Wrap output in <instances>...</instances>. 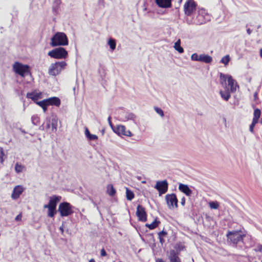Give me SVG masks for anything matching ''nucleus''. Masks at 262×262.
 <instances>
[{
	"label": "nucleus",
	"mask_w": 262,
	"mask_h": 262,
	"mask_svg": "<svg viewBox=\"0 0 262 262\" xmlns=\"http://www.w3.org/2000/svg\"><path fill=\"white\" fill-rule=\"evenodd\" d=\"M69 40L63 32H57L51 38L50 45L52 47L68 45Z\"/></svg>",
	"instance_id": "f257e3e1"
},
{
	"label": "nucleus",
	"mask_w": 262,
	"mask_h": 262,
	"mask_svg": "<svg viewBox=\"0 0 262 262\" xmlns=\"http://www.w3.org/2000/svg\"><path fill=\"white\" fill-rule=\"evenodd\" d=\"M66 66L67 63L63 61L52 63L49 67L48 73L51 76H56L64 69Z\"/></svg>",
	"instance_id": "f03ea898"
},
{
	"label": "nucleus",
	"mask_w": 262,
	"mask_h": 262,
	"mask_svg": "<svg viewBox=\"0 0 262 262\" xmlns=\"http://www.w3.org/2000/svg\"><path fill=\"white\" fill-rule=\"evenodd\" d=\"M48 55L55 59H66L68 56V53L64 48L60 47L49 51Z\"/></svg>",
	"instance_id": "7ed1b4c3"
},
{
	"label": "nucleus",
	"mask_w": 262,
	"mask_h": 262,
	"mask_svg": "<svg viewBox=\"0 0 262 262\" xmlns=\"http://www.w3.org/2000/svg\"><path fill=\"white\" fill-rule=\"evenodd\" d=\"M220 77L221 80V83L222 85L226 84V81H228V85L230 88V91L233 93L236 91V88L237 86L235 81L232 78L231 75H225L221 73Z\"/></svg>",
	"instance_id": "20e7f679"
},
{
	"label": "nucleus",
	"mask_w": 262,
	"mask_h": 262,
	"mask_svg": "<svg viewBox=\"0 0 262 262\" xmlns=\"http://www.w3.org/2000/svg\"><path fill=\"white\" fill-rule=\"evenodd\" d=\"M14 71L17 74L22 77H25L28 74L29 71V66L20 63L18 62H15L13 66Z\"/></svg>",
	"instance_id": "39448f33"
},
{
	"label": "nucleus",
	"mask_w": 262,
	"mask_h": 262,
	"mask_svg": "<svg viewBox=\"0 0 262 262\" xmlns=\"http://www.w3.org/2000/svg\"><path fill=\"white\" fill-rule=\"evenodd\" d=\"M228 239L233 244H236L242 241L245 235L242 234L241 231H228L226 235Z\"/></svg>",
	"instance_id": "423d86ee"
},
{
	"label": "nucleus",
	"mask_w": 262,
	"mask_h": 262,
	"mask_svg": "<svg viewBox=\"0 0 262 262\" xmlns=\"http://www.w3.org/2000/svg\"><path fill=\"white\" fill-rule=\"evenodd\" d=\"M210 16L203 8L199 9L196 16V24L201 25L206 23L210 20Z\"/></svg>",
	"instance_id": "0eeeda50"
},
{
	"label": "nucleus",
	"mask_w": 262,
	"mask_h": 262,
	"mask_svg": "<svg viewBox=\"0 0 262 262\" xmlns=\"http://www.w3.org/2000/svg\"><path fill=\"white\" fill-rule=\"evenodd\" d=\"M58 211L62 217L68 216L73 213L72 206L68 202L61 203L59 205Z\"/></svg>",
	"instance_id": "6e6552de"
},
{
	"label": "nucleus",
	"mask_w": 262,
	"mask_h": 262,
	"mask_svg": "<svg viewBox=\"0 0 262 262\" xmlns=\"http://www.w3.org/2000/svg\"><path fill=\"white\" fill-rule=\"evenodd\" d=\"M196 4L193 0H187L184 5V11L187 16H191L196 9Z\"/></svg>",
	"instance_id": "1a4fd4ad"
},
{
	"label": "nucleus",
	"mask_w": 262,
	"mask_h": 262,
	"mask_svg": "<svg viewBox=\"0 0 262 262\" xmlns=\"http://www.w3.org/2000/svg\"><path fill=\"white\" fill-rule=\"evenodd\" d=\"M168 207L170 209H173L178 207V199L174 193L167 194L165 196Z\"/></svg>",
	"instance_id": "9d476101"
},
{
	"label": "nucleus",
	"mask_w": 262,
	"mask_h": 262,
	"mask_svg": "<svg viewBox=\"0 0 262 262\" xmlns=\"http://www.w3.org/2000/svg\"><path fill=\"white\" fill-rule=\"evenodd\" d=\"M154 188L156 189L160 196L165 193L168 188V183L166 180L159 181L156 183Z\"/></svg>",
	"instance_id": "9b49d317"
},
{
	"label": "nucleus",
	"mask_w": 262,
	"mask_h": 262,
	"mask_svg": "<svg viewBox=\"0 0 262 262\" xmlns=\"http://www.w3.org/2000/svg\"><path fill=\"white\" fill-rule=\"evenodd\" d=\"M114 132L119 136H126L130 137L132 136V133L129 130H126V127L122 125H117L113 128Z\"/></svg>",
	"instance_id": "f8f14e48"
},
{
	"label": "nucleus",
	"mask_w": 262,
	"mask_h": 262,
	"mask_svg": "<svg viewBox=\"0 0 262 262\" xmlns=\"http://www.w3.org/2000/svg\"><path fill=\"white\" fill-rule=\"evenodd\" d=\"M25 189V188L22 185H17L15 186L11 195L12 199L13 200L18 199Z\"/></svg>",
	"instance_id": "ddd939ff"
},
{
	"label": "nucleus",
	"mask_w": 262,
	"mask_h": 262,
	"mask_svg": "<svg viewBox=\"0 0 262 262\" xmlns=\"http://www.w3.org/2000/svg\"><path fill=\"white\" fill-rule=\"evenodd\" d=\"M136 214L139 220L142 222H145L147 220V215L145 208L141 205H139L137 208Z\"/></svg>",
	"instance_id": "4468645a"
},
{
	"label": "nucleus",
	"mask_w": 262,
	"mask_h": 262,
	"mask_svg": "<svg viewBox=\"0 0 262 262\" xmlns=\"http://www.w3.org/2000/svg\"><path fill=\"white\" fill-rule=\"evenodd\" d=\"M60 196L53 195L50 198L49 202L48 204L44 205L43 208H56L57 203L60 201Z\"/></svg>",
	"instance_id": "2eb2a0df"
},
{
	"label": "nucleus",
	"mask_w": 262,
	"mask_h": 262,
	"mask_svg": "<svg viewBox=\"0 0 262 262\" xmlns=\"http://www.w3.org/2000/svg\"><path fill=\"white\" fill-rule=\"evenodd\" d=\"M121 115V120L122 121H127L128 120H132L134 122L135 124H137V122L136 121L137 116L134 113L129 112H122Z\"/></svg>",
	"instance_id": "dca6fc26"
},
{
	"label": "nucleus",
	"mask_w": 262,
	"mask_h": 262,
	"mask_svg": "<svg viewBox=\"0 0 262 262\" xmlns=\"http://www.w3.org/2000/svg\"><path fill=\"white\" fill-rule=\"evenodd\" d=\"M168 256L170 262H181L178 253L174 250H171L169 251Z\"/></svg>",
	"instance_id": "f3484780"
},
{
	"label": "nucleus",
	"mask_w": 262,
	"mask_h": 262,
	"mask_svg": "<svg viewBox=\"0 0 262 262\" xmlns=\"http://www.w3.org/2000/svg\"><path fill=\"white\" fill-rule=\"evenodd\" d=\"M156 4L161 8H169L171 6V0H155Z\"/></svg>",
	"instance_id": "a211bd4d"
},
{
	"label": "nucleus",
	"mask_w": 262,
	"mask_h": 262,
	"mask_svg": "<svg viewBox=\"0 0 262 262\" xmlns=\"http://www.w3.org/2000/svg\"><path fill=\"white\" fill-rule=\"evenodd\" d=\"M48 105H55L59 106L60 104V100L56 97H53L46 99Z\"/></svg>",
	"instance_id": "6ab92c4d"
},
{
	"label": "nucleus",
	"mask_w": 262,
	"mask_h": 262,
	"mask_svg": "<svg viewBox=\"0 0 262 262\" xmlns=\"http://www.w3.org/2000/svg\"><path fill=\"white\" fill-rule=\"evenodd\" d=\"M179 189L187 196H190L192 193V190L187 185L180 184L179 186Z\"/></svg>",
	"instance_id": "aec40b11"
},
{
	"label": "nucleus",
	"mask_w": 262,
	"mask_h": 262,
	"mask_svg": "<svg viewBox=\"0 0 262 262\" xmlns=\"http://www.w3.org/2000/svg\"><path fill=\"white\" fill-rule=\"evenodd\" d=\"M212 61V58L210 56L204 54L199 55V61L206 63H209Z\"/></svg>",
	"instance_id": "412c9836"
},
{
	"label": "nucleus",
	"mask_w": 262,
	"mask_h": 262,
	"mask_svg": "<svg viewBox=\"0 0 262 262\" xmlns=\"http://www.w3.org/2000/svg\"><path fill=\"white\" fill-rule=\"evenodd\" d=\"M40 93H36V92H32V93H28L27 94V97L28 98L32 99L33 101H34L35 103L37 101V100L40 98Z\"/></svg>",
	"instance_id": "4be33fe9"
},
{
	"label": "nucleus",
	"mask_w": 262,
	"mask_h": 262,
	"mask_svg": "<svg viewBox=\"0 0 262 262\" xmlns=\"http://www.w3.org/2000/svg\"><path fill=\"white\" fill-rule=\"evenodd\" d=\"M84 134L85 135V137L89 140L91 141H94L98 139L97 136L93 134H91L88 128V127H85V132Z\"/></svg>",
	"instance_id": "5701e85b"
},
{
	"label": "nucleus",
	"mask_w": 262,
	"mask_h": 262,
	"mask_svg": "<svg viewBox=\"0 0 262 262\" xmlns=\"http://www.w3.org/2000/svg\"><path fill=\"white\" fill-rule=\"evenodd\" d=\"M220 94L221 97L226 101H228L231 96L229 90H226L225 91H220Z\"/></svg>",
	"instance_id": "b1692460"
},
{
	"label": "nucleus",
	"mask_w": 262,
	"mask_h": 262,
	"mask_svg": "<svg viewBox=\"0 0 262 262\" xmlns=\"http://www.w3.org/2000/svg\"><path fill=\"white\" fill-rule=\"evenodd\" d=\"M174 49L180 53H182L184 52L183 48L181 46V41L180 39H178L175 43L174 45Z\"/></svg>",
	"instance_id": "393cba45"
},
{
	"label": "nucleus",
	"mask_w": 262,
	"mask_h": 262,
	"mask_svg": "<svg viewBox=\"0 0 262 262\" xmlns=\"http://www.w3.org/2000/svg\"><path fill=\"white\" fill-rule=\"evenodd\" d=\"M36 103L41 107L43 110V112H46L47 110V106H49L46 99H44L40 101H36Z\"/></svg>",
	"instance_id": "a878e982"
},
{
	"label": "nucleus",
	"mask_w": 262,
	"mask_h": 262,
	"mask_svg": "<svg viewBox=\"0 0 262 262\" xmlns=\"http://www.w3.org/2000/svg\"><path fill=\"white\" fill-rule=\"evenodd\" d=\"M107 192L110 196H113L116 194V191L113 186L109 184L107 186Z\"/></svg>",
	"instance_id": "bb28decb"
},
{
	"label": "nucleus",
	"mask_w": 262,
	"mask_h": 262,
	"mask_svg": "<svg viewBox=\"0 0 262 262\" xmlns=\"http://www.w3.org/2000/svg\"><path fill=\"white\" fill-rule=\"evenodd\" d=\"M51 123L52 126V130L55 132L57 130V119L56 117H53L51 120Z\"/></svg>",
	"instance_id": "cd10ccee"
},
{
	"label": "nucleus",
	"mask_w": 262,
	"mask_h": 262,
	"mask_svg": "<svg viewBox=\"0 0 262 262\" xmlns=\"http://www.w3.org/2000/svg\"><path fill=\"white\" fill-rule=\"evenodd\" d=\"M126 196L127 200L129 201L132 200L135 196L133 192L129 190L128 188H126Z\"/></svg>",
	"instance_id": "c85d7f7f"
},
{
	"label": "nucleus",
	"mask_w": 262,
	"mask_h": 262,
	"mask_svg": "<svg viewBox=\"0 0 262 262\" xmlns=\"http://www.w3.org/2000/svg\"><path fill=\"white\" fill-rule=\"evenodd\" d=\"M108 45L112 51L114 50L116 46V40L113 38H110L108 40Z\"/></svg>",
	"instance_id": "c756f323"
},
{
	"label": "nucleus",
	"mask_w": 262,
	"mask_h": 262,
	"mask_svg": "<svg viewBox=\"0 0 262 262\" xmlns=\"http://www.w3.org/2000/svg\"><path fill=\"white\" fill-rule=\"evenodd\" d=\"M159 223V221H157L156 220H155L152 223L150 224H147L146 225V226L149 229L151 230L156 228L158 226Z\"/></svg>",
	"instance_id": "7c9ffc66"
},
{
	"label": "nucleus",
	"mask_w": 262,
	"mask_h": 262,
	"mask_svg": "<svg viewBox=\"0 0 262 262\" xmlns=\"http://www.w3.org/2000/svg\"><path fill=\"white\" fill-rule=\"evenodd\" d=\"M230 60V57L229 55H226L224 56L221 60V62L223 63L225 66L228 65L229 62Z\"/></svg>",
	"instance_id": "2f4dec72"
},
{
	"label": "nucleus",
	"mask_w": 262,
	"mask_h": 262,
	"mask_svg": "<svg viewBox=\"0 0 262 262\" xmlns=\"http://www.w3.org/2000/svg\"><path fill=\"white\" fill-rule=\"evenodd\" d=\"M47 208L48 209V215L50 217H54L55 214L56 213V208L51 207Z\"/></svg>",
	"instance_id": "473e14b6"
},
{
	"label": "nucleus",
	"mask_w": 262,
	"mask_h": 262,
	"mask_svg": "<svg viewBox=\"0 0 262 262\" xmlns=\"http://www.w3.org/2000/svg\"><path fill=\"white\" fill-rule=\"evenodd\" d=\"M31 120L34 125H37L39 121V118L37 115H34L32 117Z\"/></svg>",
	"instance_id": "72a5a7b5"
},
{
	"label": "nucleus",
	"mask_w": 262,
	"mask_h": 262,
	"mask_svg": "<svg viewBox=\"0 0 262 262\" xmlns=\"http://www.w3.org/2000/svg\"><path fill=\"white\" fill-rule=\"evenodd\" d=\"M209 206L211 209H217L219 207V204L217 202H210Z\"/></svg>",
	"instance_id": "f704fd0d"
},
{
	"label": "nucleus",
	"mask_w": 262,
	"mask_h": 262,
	"mask_svg": "<svg viewBox=\"0 0 262 262\" xmlns=\"http://www.w3.org/2000/svg\"><path fill=\"white\" fill-rule=\"evenodd\" d=\"M154 110L161 117H163L164 116V112L161 108L158 107H155Z\"/></svg>",
	"instance_id": "c9c22d12"
},
{
	"label": "nucleus",
	"mask_w": 262,
	"mask_h": 262,
	"mask_svg": "<svg viewBox=\"0 0 262 262\" xmlns=\"http://www.w3.org/2000/svg\"><path fill=\"white\" fill-rule=\"evenodd\" d=\"M260 114H261V112H260V110H259L258 108L255 109L254 112V117L253 118L258 119L260 117Z\"/></svg>",
	"instance_id": "e433bc0d"
},
{
	"label": "nucleus",
	"mask_w": 262,
	"mask_h": 262,
	"mask_svg": "<svg viewBox=\"0 0 262 262\" xmlns=\"http://www.w3.org/2000/svg\"><path fill=\"white\" fill-rule=\"evenodd\" d=\"M15 170L17 173L21 172L23 170V166L21 165L16 163L15 166Z\"/></svg>",
	"instance_id": "4c0bfd02"
},
{
	"label": "nucleus",
	"mask_w": 262,
	"mask_h": 262,
	"mask_svg": "<svg viewBox=\"0 0 262 262\" xmlns=\"http://www.w3.org/2000/svg\"><path fill=\"white\" fill-rule=\"evenodd\" d=\"M191 59L192 61H199V55L197 53H193L191 56Z\"/></svg>",
	"instance_id": "58836bf2"
},
{
	"label": "nucleus",
	"mask_w": 262,
	"mask_h": 262,
	"mask_svg": "<svg viewBox=\"0 0 262 262\" xmlns=\"http://www.w3.org/2000/svg\"><path fill=\"white\" fill-rule=\"evenodd\" d=\"M4 156V151L2 148L0 151V163H3L4 162L3 156Z\"/></svg>",
	"instance_id": "ea45409f"
},
{
	"label": "nucleus",
	"mask_w": 262,
	"mask_h": 262,
	"mask_svg": "<svg viewBox=\"0 0 262 262\" xmlns=\"http://www.w3.org/2000/svg\"><path fill=\"white\" fill-rule=\"evenodd\" d=\"M254 250L256 252H261L262 251V245H258L256 246L255 248L254 249Z\"/></svg>",
	"instance_id": "a19ab883"
},
{
	"label": "nucleus",
	"mask_w": 262,
	"mask_h": 262,
	"mask_svg": "<svg viewBox=\"0 0 262 262\" xmlns=\"http://www.w3.org/2000/svg\"><path fill=\"white\" fill-rule=\"evenodd\" d=\"M166 234H167L166 232L164 231V230L159 232V233H158L159 236H162V237L166 235Z\"/></svg>",
	"instance_id": "79ce46f5"
},
{
	"label": "nucleus",
	"mask_w": 262,
	"mask_h": 262,
	"mask_svg": "<svg viewBox=\"0 0 262 262\" xmlns=\"http://www.w3.org/2000/svg\"><path fill=\"white\" fill-rule=\"evenodd\" d=\"M46 123H47V128H50L51 126V120L47 119Z\"/></svg>",
	"instance_id": "37998d69"
},
{
	"label": "nucleus",
	"mask_w": 262,
	"mask_h": 262,
	"mask_svg": "<svg viewBox=\"0 0 262 262\" xmlns=\"http://www.w3.org/2000/svg\"><path fill=\"white\" fill-rule=\"evenodd\" d=\"M107 121H108V124H109L110 126L113 129V128H114L113 127V124H112V123L111 122V116L108 117V118L107 119Z\"/></svg>",
	"instance_id": "c03bdc74"
},
{
	"label": "nucleus",
	"mask_w": 262,
	"mask_h": 262,
	"mask_svg": "<svg viewBox=\"0 0 262 262\" xmlns=\"http://www.w3.org/2000/svg\"><path fill=\"white\" fill-rule=\"evenodd\" d=\"M107 255L105 250L104 249H102L101 250V255L102 256H105Z\"/></svg>",
	"instance_id": "a18cd8bd"
},
{
	"label": "nucleus",
	"mask_w": 262,
	"mask_h": 262,
	"mask_svg": "<svg viewBox=\"0 0 262 262\" xmlns=\"http://www.w3.org/2000/svg\"><path fill=\"white\" fill-rule=\"evenodd\" d=\"M21 215L20 214H19L16 216L15 220L16 221H19L21 220Z\"/></svg>",
	"instance_id": "49530a36"
},
{
	"label": "nucleus",
	"mask_w": 262,
	"mask_h": 262,
	"mask_svg": "<svg viewBox=\"0 0 262 262\" xmlns=\"http://www.w3.org/2000/svg\"><path fill=\"white\" fill-rule=\"evenodd\" d=\"M258 119L253 118L251 124L255 125V124L258 122Z\"/></svg>",
	"instance_id": "de8ad7c7"
},
{
	"label": "nucleus",
	"mask_w": 262,
	"mask_h": 262,
	"mask_svg": "<svg viewBox=\"0 0 262 262\" xmlns=\"http://www.w3.org/2000/svg\"><path fill=\"white\" fill-rule=\"evenodd\" d=\"M181 204L182 205L184 206L185 204V199L184 197H183L181 199Z\"/></svg>",
	"instance_id": "09e8293b"
},
{
	"label": "nucleus",
	"mask_w": 262,
	"mask_h": 262,
	"mask_svg": "<svg viewBox=\"0 0 262 262\" xmlns=\"http://www.w3.org/2000/svg\"><path fill=\"white\" fill-rule=\"evenodd\" d=\"M255 125H253L252 124H251L250 125V128H249V129H250V131L251 132H253V128H254V127Z\"/></svg>",
	"instance_id": "8fccbe9b"
},
{
	"label": "nucleus",
	"mask_w": 262,
	"mask_h": 262,
	"mask_svg": "<svg viewBox=\"0 0 262 262\" xmlns=\"http://www.w3.org/2000/svg\"><path fill=\"white\" fill-rule=\"evenodd\" d=\"M159 238L160 242L161 244H163V243L164 242V240L163 239L162 237V236H159Z\"/></svg>",
	"instance_id": "3c124183"
},
{
	"label": "nucleus",
	"mask_w": 262,
	"mask_h": 262,
	"mask_svg": "<svg viewBox=\"0 0 262 262\" xmlns=\"http://www.w3.org/2000/svg\"><path fill=\"white\" fill-rule=\"evenodd\" d=\"M247 32L249 35H250L252 33V30L249 28L247 30Z\"/></svg>",
	"instance_id": "603ef678"
},
{
	"label": "nucleus",
	"mask_w": 262,
	"mask_h": 262,
	"mask_svg": "<svg viewBox=\"0 0 262 262\" xmlns=\"http://www.w3.org/2000/svg\"><path fill=\"white\" fill-rule=\"evenodd\" d=\"M59 230L61 231V233H62L63 232V225L60 227Z\"/></svg>",
	"instance_id": "864d4df0"
},
{
	"label": "nucleus",
	"mask_w": 262,
	"mask_h": 262,
	"mask_svg": "<svg viewBox=\"0 0 262 262\" xmlns=\"http://www.w3.org/2000/svg\"><path fill=\"white\" fill-rule=\"evenodd\" d=\"M157 262H165L162 258H159L157 259Z\"/></svg>",
	"instance_id": "5fc2aeb1"
},
{
	"label": "nucleus",
	"mask_w": 262,
	"mask_h": 262,
	"mask_svg": "<svg viewBox=\"0 0 262 262\" xmlns=\"http://www.w3.org/2000/svg\"><path fill=\"white\" fill-rule=\"evenodd\" d=\"M259 55L262 58V48L260 49Z\"/></svg>",
	"instance_id": "6e6d98bb"
},
{
	"label": "nucleus",
	"mask_w": 262,
	"mask_h": 262,
	"mask_svg": "<svg viewBox=\"0 0 262 262\" xmlns=\"http://www.w3.org/2000/svg\"><path fill=\"white\" fill-rule=\"evenodd\" d=\"M89 262H95V261L94 259H91L89 260Z\"/></svg>",
	"instance_id": "4d7b16f0"
},
{
	"label": "nucleus",
	"mask_w": 262,
	"mask_h": 262,
	"mask_svg": "<svg viewBox=\"0 0 262 262\" xmlns=\"http://www.w3.org/2000/svg\"><path fill=\"white\" fill-rule=\"evenodd\" d=\"M254 97H256V96H257V93H255L254 94Z\"/></svg>",
	"instance_id": "13d9d810"
},
{
	"label": "nucleus",
	"mask_w": 262,
	"mask_h": 262,
	"mask_svg": "<svg viewBox=\"0 0 262 262\" xmlns=\"http://www.w3.org/2000/svg\"><path fill=\"white\" fill-rule=\"evenodd\" d=\"M56 2H57V4H59V1L57 0Z\"/></svg>",
	"instance_id": "bf43d9fd"
},
{
	"label": "nucleus",
	"mask_w": 262,
	"mask_h": 262,
	"mask_svg": "<svg viewBox=\"0 0 262 262\" xmlns=\"http://www.w3.org/2000/svg\"><path fill=\"white\" fill-rule=\"evenodd\" d=\"M42 128H43V126L42 125L40 126V129H42Z\"/></svg>",
	"instance_id": "052dcab7"
},
{
	"label": "nucleus",
	"mask_w": 262,
	"mask_h": 262,
	"mask_svg": "<svg viewBox=\"0 0 262 262\" xmlns=\"http://www.w3.org/2000/svg\"><path fill=\"white\" fill-rule=\"evenodd\" d=\"M42 128H43V126L42 125L40 126V129H42Z\"/></svg>",
	"instance_id": "680f3d73"
},
{
	"label": "nucleus",
	"mask_w": 262,
	"mask_h": 262,
	"mask_svg": "<svg viewBox=\"0 0 262 262\" xmlns=\"http://www.w3.org/2000/svg\"><path fill=\"white\" fill-rule=\"evenodd\" d=\"M224 120L225 122L226 121V119L225 118H224Z\"/></svg>",
	"instance_id": "e2e57ef3"
},
{
	"label": "nucleus",
	"mask_w": 262,
	"mask_h": 262,
	"mask_svg": "<svg viewBox=\"0 0 262 262\" xmlns=\"http://www.w3.org/2000/svg\"><path fill=\"white\" fill-rule=\"evenodd\" d=\"M260 122H261V123L262 124V119H261V120H260Z\"/></svg>",
	"instance_id": "0e129e2a"
},
{
	"label": "nucleus",
	"mask_w": 262,
	"mask_h": 262,
	"mask_svg": "<svg viewBox=\"0 0 262 262\" xmlns=\"http://www.w3.org/2000/svg\"><path fill=\"white\" fill-rule=\"evenodd\" d=\"M73 90L75 91V88H73Z\"/></svg>",
	"instance_id": "69168bd1"
},
{
	"label": "nucleus",
	"mask_w": 262,
	"mask_h": 262,
	"mask_svg": "<svg viewBox=\"0 0 262 262\" xmlns=\"http://www.w3.org/2000/svg\"><path fill=\"white\" fill-rule=\"evenodd\" d=\"M261 262H262V260H261Z\"/></svg>",
	"instance_id": "338daca9"
}]
</instances>
